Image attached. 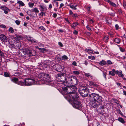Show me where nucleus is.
<instances>
[{"mask_svg":"<svg viewBox=\"0 0 126 126\" xmlns=\"http://www.w3.org/2000/svg\"><path fill=\"white\" fill-rule=\"evenodd\" d=\"M90 104L91 107L97 108L100 105L102 101V97L98 94L94 93L90 95Z\"/></svg>","mask_w":126,"mask_h":126,"instance_id":"1","label":"nucleus"},{"mask_svg":"<svg viewBox=\"0 0 126 126\" xmlns=\"http://www.w3.org/2000/svg\"><path fill=\"white\" fill-rule=\"evenodd\" d=\"M88 92L89 89L85 86L81 87L79 89V93L83 97H85L87 96Z\"/></svg>","mask_w":126,"mask_h":126,"instance_id":"2","label":"nucleus"},{"mask_svg":"<svg viewBox=\"0 0 126 126\" xmlns=\"http://www.w3.org/2000/svg\"><path fill=\"white\" fill-rule=\"evenodd\" d=\"M25 86H30L36 83V80L33 79L27 78L24 81Z\"/></svg>","mask_w":126,"mask_h":126,"instance_id":"3","label":"nucleus"},{"mask_svg":"<svg viewBox=\"0 0 126 126\" xmlns=\"http://www.w3.org/2000/svg\"><path fill=\"white\" fill-rule=\"evenodd\" d=\"M72 105L74 108L80 110L81 109L82 105L80 101H74Z\"/></svg>","mask_w":126,"mask_h":126,"instance_id":"4","label":"nucleus"},{"mask_svg":"<svg viewBox=\"0 0 126 126\" xmlns=\"http://www.w3.org/2000/svg\"><path fill=\"white\" fill-rule=\"evenodd\" d=\"M67 92L68 93V96H69L70 97V99L71 100H72L71 99L74 100L77 99L78 97L79 96L75 91H70Z\"/></svg>","mask_w":126,"mask_h":126,"instance_id":"5","label":"nucleus"},{"mask_svg":"<svg viewBox=\"0 0 126 126\" xmlns=\"http://www.w3.org/2000/svg\"><path fill=\"white\" fill-rule=\"evenodd\" d=\"M23 52H25L26 54H28L30 56H35L36 55V52L34 50H32L30 51L28 50L25 49L24 50Z\"/></svg>","mask_w":126,"mask_h":126,"instance_id":"6","label":"nucleus"},{"mask_svg":"<svg viewBox=\"0 0 126 126\" xmlns=\"http://www.w3.org/2000/svg\"><path fill=\"white\" fill-rule=\"evenodd\" d=\"M12 81L22 86H24L25 85L24 82H22L21 81H18V79L16 78L12 79Z\"/></svg>","mask_w":126,"mask_h":126,"instance_id":"7","label":"nucleus"},{"mask_svg":"<svg viewBox=\"0 0 126 126\" xmlns=\"http://www.w3.org/2000/svg\"><path fill=\"white\" fill-rule=\"evenodd\" d=\"M43 79L44 81L46 82H49L50 81L49 76L47 74H44Z\"/></svg>","mask_w":126,"mask_h":126,"instance_id":"8","label":"nucleus"},{"mask_svg":"<svg viewBox=\"0 0 126 126\" xmlns=\"http://www.w3.org/2000/svg\"><path fill=\"white\" fill-rule=\"evenodd\" d=\"M0 8L1 10L4 11L5 14H7L9 11V9L4 5H3L0 7Z\"/></svg>","mask_w":126,"mask_h":126,"instance_id":"9","label":"nucleus"},{"mask_svg":"<svg viewBox=\"0 0 126 126\" xmlns=\"http://www.w3.org/2000/svg\"><path fill=\"white\" fill-rule=\"evenodd\" d=\"M0 38L2 42H7L8 38L4 35L1 34L0 35Z\"/></svg>","mask_w":126,"mask_h":126,"instance_id":"10","label":"nucleus"},{"mask_svg":"<svg viewBox=\"0 0 126 126\" xmlns=\"http://www.w3.org/2000/svg\"><path fill=\"white\" fill-rule=\"evenodd\" d=\"M62 86H63L64 85V86H66L64 88H63V91L66 94H68V93H67V92H69L68 91V88H67L66 87L67 86H68V84L67 83H64V84H62Z\"/></svg>","mask_w":126,"mask_h":126,"instance_id":"11","label":"nucleus"},{"mask_svg":"<svg viewBox=\"0 0 126 126\" xmlns=\"http://www.w3.org/2000/svg\"><path fill=\"white\" fill-rule=\"evenodd\" d=\"M78 83V80L77 77L74 76H73L72 81H71V84H73L75 85H76Z\"/></svg>","mask_w":126,"mask_h":126,"instance_id":"12","label":"nucleus"},{"mask_svg":"<svg viewBox=\"0 0 126 126\" xmlns=\"http://www.w3.org/2000/svg\"><path fill=\"white\" fill-rule=\"evenodd\" d=\"M60 81L62 82L61 83L62 84L66 83V78H65V75L63 74H62L61 77Z\"/></svg>","mask_w":126,"mask_h":126,"instance_id":"13","label":"nucleus"},{"mask_svg":"<svg viewBox=\"0 0 126 126\" xmlns=\"http://www.w3.org/2000/svg\"><path fill=\"white\" fill-rule=\"evenodd\" d=\"M44 64L45 67L47 68L51 65V61L47 60L45 62Z\"/></svg>","mask_w":126,"mask_h":126,"instance_id":"14","label":"nucleus"},{"mask_svg":"<svg viewBox=\"0 0 126 126\" xmlns=\"http://www.w3.org/2000/svg\"><path fill=\"white\" fill-rule=\"evenodd\" d=\"M44 64L45 67L47 68L51 65V61L47 60L45 62Z\"/></svg>","mask_w":126,"mask_h":126,"instance_id":"15","label":"nucleus"},{"mask_svg":"<svg viewBox=\"0 0 126 126\" xmlns=\"http://www.w3.org/2000/svg\"><path fill=\"white\" fill-rule=\"evenodd\" d=\"M39 6L40 7V11H44L46 9V6L43 3H41L39 5Z\"/></svg>","mask_w":126,"mask_h":126,"instance_id":"16","label":"nucleus"},{"mask_svg":"<svg viewBox=\"0 0 126 126\" xmlns=\"http://www.w3.org/2000/svg\"><path fill=\"white\" fill-rule=\"evenodd\" d=\"M66 80V83H67V84L69 83L71 84V81H72L73 80V76L67 78Z\"/></svg>","mask_w":126,"mask_h":126,"instance_id":"17","label":"nucleus"},{"mask_svg":"<svg viewBox=\"0 0 126 126\" xmlns=\"http://www.w3.org/2000/svg\"><path fill=\"white\" fill-rule=\"evenodd\" d=\"M88 84L91 87H97L98 85L92 81H89Z\"/></svg>","mask_w":126,"mask_h":126,"instance_id":"18","label":"nucleus"},{"mask_svg":"<svg viewBox=\"0 0 126 126\" xmlns=\"http://www.w3.org/2000/svg\"><path fill=\"white\" fill-rule=\"evenodd\" d=\"M116 73L117 74L118 76L120 77L123 78L124 76L123 74H122V71L120 70L119 71L117 70L116 71Z\"/></svg>","mask_w":126,"mask_h":126,"instance_id":"19","label":"nucleus"},{"mask_svg":"<svg viewBox=\"0 0 126 126\" xmlns=\"http://www.w3.org/2000/svg\"><path fill=\"white\" fill-rule=\"evenodd\" d=\"M68 90L69 91L70 90H71L72 91V92H74L77 90V88L76 86H73L68 87Z\"/></svg>","mask_w":126,"mask_h":126,"instance_id":"20","label":"nucleus"},{"mask_svg":"<svg viewBox=\"0 0 126 126\" xmlns=\"http://www.w3.org/2000/svg\"><path fill=\"white\" fill-rule=\"evenodd\" d=\"M115 72H116L115 70L114 69H113L112 71L109 72V74L110 75L114 76L115 75Z\"/></svg>","mask_w":126,"mask_h":126,"instance_id":"21","label":"nucleus"},{"mask_svg":"<svg viewBox=\"0 0 126 126\" xmlns=\"http://www.w3.org/2000/svg\"><path fill=\"white\" fill-rule=\"evenodd\" d=\"M15 39H16V38L14 37L13 36H12V38L9 40L10 42L12 44H13L15 43V41L14 40Z\"/></svg>","mask_w":126,"mask_h":126,"instance_id":"22","label":"nucleus"},{"mask_svg":"<svg viewBox=\"0 0 126 126\" xmlns=\"http://www.w3.org/2000/svg\"><path fill=\"white\" fill-rule=\"evenodd\" d=\"M68 59V57H67L65 55H64L62 56L61 58H60L59 60H67Z\"/></svg>","mask_w":126,"mask_h":126,"instance_id":"23","label":"nucleus"},{"mask_svg":"<svg viewBox=\"0 0 126 126\" xmlns=\"http://www.w3.org/2000/svg\"><path fill=\"white\" fill-rule=\"evenodd\" d=\"M61 76L62 74H58L57 75L56 77L57 80V81H60V79H61Z\"/></svg>","mask_w":126,"mask_h":126,"instance_id":"24","label":"nucleus"},{"mask_svg":"<svg viewBox=\"0 0 126 126\" xmlns=\"http://www.w3.org/2000/svg\"><path fill=\"white\" fill-rule=\"evenodd\" d=\"M99 63L101 65H105L106 63V62L103 60H102L101 61L99 62Z\"/></svg>","mask_w":126,"mask_h":126,"instance_id":"25","label":"nucleus"},{"mask_svg":"<svg viewBox=\"0 0 126 126\" xmlns=\"http://www.w3.org/2000/svg\"><path fill=\"white\" fill-rule=\"evenodd\" d=\"M68 5L71 8L73 9H74V10H76L77 9V8L75 7V6L74 5L73 3L70 4Z\"/></svg>","mask_w":126,"mask_h":126,"instance_id":"26","label":"nucleus"},{"mask_svg":"<svg viewBox=\"0 0 126 126\" xmlns=\"http://www.w3.org/2000/svg\"><path fill=\"white\" fill-rule=\"evenodd\" d=\"M78 25L79 23L78 22H75L71 24V26L72 28H74L77 25Z\"/></svg>","mask_w":126,"mask_h":126,"instance_id":"27","label":"nucleus"},{"mask_svg":"<svg viewBox=\"0 0 126 126\" xmlns=\"http://www.w3.org/2000/svg\"><path fill=\"white\" fill-rule=\"evenodd\" d=\"M85 51L88 53L90 54H93V51L92 50H91L89 49H86Z\"/></svg>","mask_w":126,"mask_h":126,"instance_id":"28","label":"nucleus"},{"mask_svg":"<svg viewBox=\"0 0 126 126\" xmlns=\"http://www.w3.org/2000/svg\"><path fill=\"white\" fill-rule=\"evenodd\" d=\"M114 41L117 44H119L120 42V39L118 38H115Z\"/></svg>","mask_w":126,"mask_h":126,"instance_id":"29","label":"nucleus"},{"mask_svg":"<svg viewBox=\"0 0 126 126\" xmlns=\"http://www.w3.org/2000/svg\"><path fill=\"white\" fill-rule=\"evenodd\" d=\"M43 11H41V12L39 14V16L40 17H42L44 15L45 16L46 15L45 13V12H43Z\"/></svg>","mask_w":126,"mask_h":126,"instance_id":"30","label":"nucleus"},{"mask_svg":"<svg viewBox=\"0 0 126 126\" xmlns=\"http://www.w3.org/2000/svg\"><path fill=\"white\" fill-rule=\"evenodd\" d=\"M118 120L122 123H125V121L121 117H119L118 119Z\"/></svg>","mask_w":126,"mask_h":126,"instance_id":"31","label":"nucleus"},{"mask_svg":"<svg viewBox=\"0 0 126 126\" xmlns=\"http://www.w3.org/2000/svg\"><path fill=\"white\" fill-rule=\"evenodd\" d=\"M17 3H18L19 5L21 6H23L24 5V3L21 1L19 0L17 2Z\"/></svg>","mask_w":126,"mask_h":126,"instance_id":"32","label":"nucleus"},{"mask_svg":"<svg viewBox=\"0 0 126 126\" xmlns=\"http://www.w3.org/2000/svg\"><path fill=\"white\" fill-rule=\"evenodd\" d=\"M9 32L10 33H13L14 32V31L13 28L12 27H10L8 30Z\"/></svg>","mask_w":126,"mask_h":126,"instance_id":"33","label":"nucleus"},{"mask_svg":"<svg viewBox=\"0 0 126 126\" xmlns=\"http://www.w3.org/2000/svg\"><path fill=\"white\" fill-rule=\"evenodd\" d=\"M84 75L86 77H92V76L89 73H85Z\"/></svg>","mask_w":126,"mask_h":126,"instance_id":"34","label":"nucleus"},{"mask_svg":"<svg viewBox=\"0 0 126 126\" xmlns=\"http://www.w3.org/2000/svg\"><path fill=\"white\" fill-rule=\"evenodd\" d=\"M33 11L36 13H38L39 12V10H38V8L36 7L34 8V9L33 10Z\"/></svg>","mask_w":126,"mask_h":126,"instance_id":"35","label":"nucleus"},{"mask_svg":"<svg viewBox=\"0 0 126 126\" xmlns=\"http://www.w3.org/2000/svg\"><path fill=\"white\" fill-rule=\"evenodd\" d=\"M109 4L110 5L114 7H115L116 5L115 4V3L111 1H110Z\"/></svg>","mask_w":126,"mask_h":126,"instance_id":"36","label":"nucleus"},{"mask_svg":"<svg viewBox=\"0 0 126 126\" xmlns=\"http://www.w3.org/2000/svg\"><path fill=\"white\" fill-rule=\"evenodd\" d=\"M73 73L74 74L78 75L79 74V71H74Z\"/></svg>","mask_w":126,"mask_h":126,"instance_id":"37","label":"nucleus"},{"mask_svg":"<svg viewBox=\"0 0 126 126\" xmlns=\"http://www.w3.org/2000/svg\"><path fill=\"white\" fill-rule=\"evenodd\" d=\"M27 39L29 41L31 42V40L32 39V38L30 36H27L26 37Z\"/></svg>","mask_w":126,"mask_h":126,"instance_id":"38","label":"nucleus"},{"mask_svg":"<svg viewBox=\"0 0 126 126\" xmlns=\"http://www.w3.org/2000/svg\"><path fill=\"white\" fill-rule=\"evenodd\" d=\"M28 4L29 6L31 8H32L34 5V4L33 3L29 2Z\"/></svg>","mask_w":126,"mask_h":126,"instance_id":"39","label":"nucleus"},{"mask_svg":"<svg viewBox=\"0 0 126 126\" xmlns=\"http://www.w3.org/2000/svg\"><path fill=\"white\" fill-rule=\"evenodd\" d=\"M106 23L108 24H110L111 23V21L110 19L109 20V19H107L106 18Z\"/></svg>","mask_w":126,"mask_h":126,"instance_id":"40","label":"nucleus"},{"mask_svg":"<svg viewBox=\"0 0 126 126\" xmlns=\"http://www.w3.org/2000/svg\"><path fill=\"white\" fill-rule=\"evenodd\" d=\"M88 58L89 59H91L92 60H94L95 59V58L94 56H89L88 57Z\"/></svg>","mask_w":126,"mask_h":126,"instance_id":"41","label":"nucleus"},{"mask_svg":"<svg viewBox=\"0 0 126 126\" xmlns=\"http://www.w3.org/2000/svg\"><path fill=\"white\" fill-rule=\"evenodd\" d=\"M39 28L41 30H43L45 31H46V29H45V28L43 26H41Z\"/></svg>","mask_w":126,"mask_h":126,"instance_id":"42","label":"nucleus"},{"mask_svg":"<svg viewBox=\"0 0 126 126\" xmlns=\"http://www.w3.org/2000/svg\"><path fill=\"white\" fill-rule=\"evenodd\" d=\"M31 43H34L37 42V41L35 39L33 40L32 39V40H31Z\"/></svg>","mask_w":126,"mask_h":126,"instance_id":"43","label":"nucleus"},{"mask_svg":"<svg viewBox=\"0 0 126 126\" xmlns=\"http://www.w3.org/2000/svg\"><path fill=\"white\" fill-rule=\"evenodd\" d=\"M119 49L120 51L122 52H123L125 51V49L124 48H123L121 47H119Z\"/></svg>","mask_w":126,"mask_h":126,"instance_id":"44","label":"nucleus"},{"mask_svg":"<svg viewBox=\"0 0 126 126\" xmlns=\"http://www.w3.org/2000/svg\"><path fill=\"white\" fill-rule=\"evenodd\" d=\"M4 76L6 77H8L9 76V74L6 72L4 73Z\"/></svg>","mask_w":126,"mask_h":126,"instance_id":"45","label":"nucleus"},{"mask_svg":"<svg viewBox=\"0 0 126 126\" xmlns=\"http://www.w3.org/2000/svg\"><path fill=\"white\" fill-rule=\"evenodd\" d=\"M109 39V37L108 36H106L104 37L103 40H108Z\"/></svg>","mask_w":126,"mask_h":126,"instance_id":"46","label":"nucleus"},{"mask_svg":"<svg viewBox=\"0 0 126 126\" xmlns=\"http://www.w3.org/2000/svg\"><path fill=\"white\" fill-rule=\"evenodd\" d=\"M15 22L17 25H19L20 24V22L18 20H16Z\"/></svg>","mask_w":126,"mask_h":126,"instance_id":"47","label":"nucleus"},{"mask_svg":"<svg viewBox=\"0 0 126 126\" xmlns=\"http://www.w3.org/2000/svg\"><path fill=\"white\" fill-rule=\"evenodd\" d=\"M106 75H107V73H104L103 72V76L104 78L105 79H106Z\"/></svg>","mask_w":126,"mask_h":126,"instance_id":"48","label":"nucleus"},{"mask_svg":"<svg viewBox=\"0 0 126 126\" xmlns=\"http://www.w3.org/2000/svg\"><path fill=\"white\" fill-rule=\"evenodd\" d=\"M6 27V26L4 25L3 24H0V27L1 28H5Z\"/></svg>","mask_w":126,"mask_h":126,"instance_id":"49","label":"nucleus"},{"mask_svg":"<svg viewBox=\"0 0 126 126\" xmlns=\"http://www.w3.org/2000/svg\"><path fill=\"white\" fill-rule=\"evenodd\" d=\"M79 15L78 14H75L73 15H72V16L74 17H77Z\"/></svg>","mask_w":126,"mask_h":126,"instance_id":"50","label":"nucleus"},{"mask_svg":"<svg viewBox=\"0 0 126 126\" xmlns=\"http://www.w3.org/2000/svg\"><path fill=\"white\" fill-rule=\"evenodd\" d=\"M108 63L109 64H111L112 63L111 61L110 60H108L107 61Z\"/></svg>","mask_w":126,"mask_h":126,"instance_id":"51","label":"nucleus"},{"mask_svg":"<svg viewBox=\"0 0 126 126\" xmlns=\"http://www.w3.org/2000/svg\"><path fill=\"white\" fill-rule=\"evenodd\" d=\"M0 55L2 57L4 56V54L2 52L1 50H0Z\"/></svg>","mask_w":126,"mask_h":126,"instance_id":"52","label":"nucleus"},{"mask_svg":"<svg viewBox=\"0 0 126 126\" xmlns=\"http://www.w3.org/2000/svg\"><path fill=\"white\" fill-rule=\"evenodd\" d=\"M58 45L60 46L61 47H63V45L62 43L60 42H58Z\"/></svg>","mask_w":126,"mask_h":126,"instance_id":"53","label":"nucleus"},{"mask_svg":"<svg viewBox=\"0 0 126 126\" xmlns=\"http://www.w3.org/2000/svg\"><path fill=\"white\" fill-rule=\"evenodd\" d=\"M47 51L46 49L44 48H41V51L43 52V51Z\"/></svg>","mask_w":126,"mask_h":126,"instance_id":"54","label":"nucleus"},{"mask_svg":"<svg viewBox=\"0 0 126 126\" xmlns=\"http://www.w3.org/2000/svg\"><path fill=\"white\" fill-rule=\"evenodd\" d=\"M116 29L117 30H118L119 28V26L118 24H116L115 26Z\"/></svg>","mask_w":126,"mask_h":126,"instance_id":"55","label":"nucleus"},{"mask_svg":"<svg viewBox=\"0 0 126 126\" xmlns=\"http://www.w3.org/2000/svg\"><path fill=\"white\" fill-rule=\"evenodd\" d=\"M116 84L118 86H122V85H121V84L120 83L116 82Z\"/></svg>","mask_w":126,"mask_h":126,"instance_id":"56","label":"nucleus"},{"mask_svg":"<svg viewBox=\"0 0 126 126\" xmlns=\"http://www.w3.org/2000/svg\"><path fill=\"white\" fill-rule=\"evenodd\" d=\"M91 7L89 5V7L87 8V10L88 11H90V9Z\"/></svg>","mask_w":126,"mask_h":126,"instance_id":"57","label":"nucleus"},{"mask_svg":"<svg viewBox=\"0 0 126 126\" xmlns=\"http://www.w3.org/2000/svg\"><path fill=\"white\" fill-rule=\"evenodd\" d=\"M72 64L74 66H77L76 62L75 61H74L73 62Z\"/></svg>","mask_w":126,"mask_h":126,"instance_id":"58","label":"nucleus"},{"mask_svg":"<svg viewBox=\"0 0 126 126\" xmlns=\"http://www.w3.org/2000/svg\"><path fill=\"white\" fill-rule=\"evenodd\" d=\"M16 37L18 40H20L22 38V37L20 36H16Z\"/></svg>","mask_w":126,"mask_h":126,"instance_id":"59","label":"nucleus"},{"mask_svg":"<svg viewBox=\"0 0 126 126\" xmlns=\"http://www.w3.org/2000/svg\"><path fill=\"white\" fill-rule=\"evenodd\" d=\"M57 14L56 13H54L53 14V17L55 18L57 16Z\"/></svg>","mask_w":126,"mask_h":126,"instance_id":"60","label":"nucleus"},{"mask_svg":"<svg viewBox=\"0 0 126 126\" xmlns=\"http://www.w3.org/2000/svg\"><path fill=\"white\" fill-rule=\"evenodd\" d=\"M78 33V32L76 30H75L73 32V33L75 34H77Z\"/></svg>","mask_w":126,"mask_h":126,"instance_id":"61","label":"nucleus"},{"mask_svg":"<svg viewBox=\"0 0 126 126\" xmlns=\"http://www.w3.org/2000/svg\"><path fill=\"white\" fill-rule=\"evenodd\" d=\"M39 46L40 47H44V46L43 44H40L39 45Z\"/></svg>","mask_w":126,"mask_h":126,"instance_id":"62","label":"nucleus"},{"mask_svg":"<svg viewBox=\"0 0 126 126\" xmlns=\"http://www.w3.org/2000/svg\"><path fill=\"white\" fill-rule=\"evenodd\" d=\"M86 28L88 29V30L89 31H91V28L89 27V26L88 25L86 26Z\"/></svg>","mask_w":126,"mask_h":126,"instance_id":"63","label":"nucleus"},{"mask_svg":"<svg viewBox=\"0 0 126 126\" xmlns=\"http://www.w3.org/2000/svg\"><path fill=\"white\" fill-rule=\"evenodd\" d=\"M123 5L124 8L125 9L126 8V4L125 3H123Z\"/></svg>","mask_w":126,"mask_h":126,"instance_id":"64","label":"nucleus"}]
</instances>
